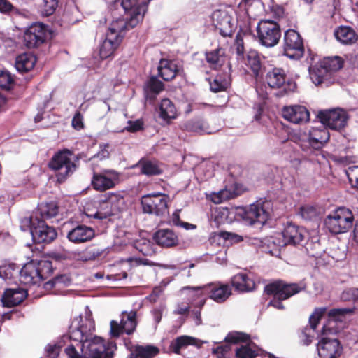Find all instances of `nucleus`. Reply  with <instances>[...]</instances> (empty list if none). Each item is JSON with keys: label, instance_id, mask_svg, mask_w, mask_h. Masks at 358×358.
<instances>
[{"label": "nucleus", "instance_id": "obj_1", "mask_svg": "<svg viewBox=\"0 0 358 358\" xmlns=\"http://www.w3.org/2000/svg\"><path fill=\"white\" fill-rule=\"evenodd\" d=\"M350 308L331 309L328 313L329 320L322 328V338L317 343V349L320 358H338L342 352L343 347L340 341L335 338L328 336L336 334L339 331L338 322H341L343 316L350 313Z\"/></svg>", "mask_w": 358, "mask_h": 358}, {"label": "nucleus", "instance_id": "obj_2", "mask_svg": "<svg viewBox=\"0 0 358 358\" xmlns=\"http://www.w3.org/2000/svg\"><path fill=\"white\" fill-rule=\"evenodd\" d=\"M270 203L257 201L247 207H238L235 209L221 208L215 216L218 223L231 222L234 218H240L248 224L256 222L264 224L270 217Z\"/></svg>", "mask_w": 358, "mask_h": 358}, {"label": "nucleus", "instance_id": "obj_3", "mask_svg": "<svg viewBox=\"0 0 358 358\" xmlns=\"http://www.w3.org/2000/svg\"><path fill=\"white\" fill-rule=\"evenodd\" d=\"M124 10L127 15V20L119 18L113 20L106 34L104 40L100 45L99 55L101 59H106L110 57L122 42L125 30L137 25L133 26L131 23V19L133 13H134V11L137 12L138 9L132 6V8L127 10Z\"/></svg>", "mask_w": 358, "mask_h": 358}, {"label": "nucleus", "instance_id": "obj_4", "mask_svg": "<svg viewBox=\"0 0 358 358\" xmlns=\"http://www.w3.org/2000/svg\"><path fill=\"white\" fill-rule=\"evenodd\" d=\"M305 288L306 285L303 283L300 285L296 283L287 284L283 281H275L270 283L265 287L266 293L273 296V299L269 302L268 305L277 309L282 310L285 308L281 302L282 300L287 299Z\"/></svg>", "mask_w": 358, "mask_h": 358}, {"label": "nucleus", "instance_id": "obj_5", "mask_svg": "<svg viewBox=\"0 0 358 358\" xmlns=\"http://www.w3.org/2000/svg\"><path fill=\"white\" fill-rule=\"evenodd\" d=\"M71 156L72 152L65 149L57 152L49 162V167L55 171L59 182H63L76 169V165L71 160Z\"/></svg>", "mask_w": 358, "mask_h": 358}, {"label": "nucleus", "instance_id": "obj_6", "mask_svg": "<svg viewBox=\"0 0 358 358\" xmlns=\"http://www.w3.org/2000/svg\"><path fill=\"white\" fill-rule=\"evenodd\" d=\"M353 220L352 211L345 207H341L327 217L325 225L331 233L338 234L348 231L352 227Z\"/></svg>", "mask_w": 358, "mask_h": 358}, {"label": "nucleus", "instance_id": "obj_7", "mask_svg": "<svg viewBox=\"0 0 358 358\" xmlns=\"http://www.w3.org/2000/svg\"><path fill=\"white\" fill-rule=\"evenodd\" d=\"M82 343V352L85 358H112L113 343L106 346L102 338L99 336L85 338Z\"/></svg>", "mask_w": 358, "mask_h": 358}, {"label": "nucleus", "instance_id": "obj_8", "mask_svg": "<svg viewBox=\"0 0 358 358\" xmlns=\"http://www.w3.org/2000/svg\"><path fill=\"white\" fill-rule=\"evenodd\" d=\"M94 322L92 317L90 311H86L83 317H76L70 327L69 336H64V339H72L74 341H83L85 338H89L94 331Z\"/></svg>", "mask_w": 358, "mask_h": 358}, {"label": "nucleus", "instance_id": "obj_9", "mask_svg": "<svg viewBox=\"0 0 358 358\" xmlns=\"http://www.w3.org/2000/svg\"><path fill=\"white\" fill-rule=\"evenodd\" d=\"M257 33L259 43L266 48L276 45L281 38L280 27L273 20H261L257 27Z\"/></svg>", "mask_w": 358, "mask_h": 358}, {"label": "nucleus", "instance_id": "obj_10", "mask_svg": "<svg viewBox=\"0 0 358 358\" xmlns=\"http://www.w3.org/2000/svg\"><path fill=\"white\" fill-rule=\"evenodd\" d=\"M343 66V60L340 57H328L324 59L320 67L313 69L310 73V78L317 85L329 79L331 73Z\"/></svg>", "mask_w": 358, "mask_h": 358}, {"label": "nucleus", "instance_id": "obj_11", "mask_svg": "<svg viewBox=\"0 0 358 358\" xmlns=\"http://www.w3.org/2000/svg\"><path fill=\"white\" fill-rule=\"evenodd\" d=\"M187 289H192L196 292L195 296H199L203 293L207 294L209 298L217 303L225 301L231 294V290L229 285L221 282H215L206 285L202 287H185Z\"/></svg>", "mask_w": 358, "mask_h": 358}, {"label": "nucleus", "instance_id": "obj_12", "mask_svg": "<svg viewBox=\"0 0 358 358\" xmlns=\"http://www.w3.org/2000/svg\"><path fill=\"white\" fill-rule=\"evenodd\" d=\"M283 50L285 55L292 59H299L303 55L304 47L300 34L294 29L285 33Z\"/></svg>", "mask_w": 358, "mask_h": 358}, {"label": "nucleus", "instance_id": "obj_13", "mask_svg": "<svg viewBox=\"0 0 358 358\" xmlns=\"http://www.w3.org/2000/svg\"><path fill=\"white\" fill-rule=\"evenodd\" d=\"M49 34L47 26L40 22L34 23L24 33V44L28 48L38 47L45 42Z\"/></svg>", "mask_w": 358, "mask_h": 358}, {"label": "nucleus", "instance_id": "obj_14", "mask_svg": "<svg viewBox=\"0 0 358 358\" xmlns=\"http://www.w3.org/2000/svg\"><path fill=\"white\" fill-rule=\"evenodd\" d=\"M169 201L168 195L157 193L143 196L141 204L145 213L160 215L166 213Z\"/></svg>", "mask_w": 358, "mask_h": 358}, {"label": "nucleus", "instance_id": "obj_15", "mask_svg": "<svg viewBox=\"0 0 358 358\" xmlns=\"http://www.w3.org/2000/svg\"><path fill=\"white\" fill-rule=\"evenodd\" d=\"M232 8L229 10H216L212 14L213 22L223 36H229L232 34L236 22L233 19L234 13Z\"/></svg>", "mask_w": 358, "mask_h": 358}, {"label": "nucleus", "instance_id": "obj_16", "mask_svg": "<svg viewBox=\"0 0 358 358\" xmlns=\"http://www.w3.org/2000/svg\"><path fill=\"white\" fill-rule=\"evenodd\" d=\"M317 117L324 126L334 130L344 128L348 119L347 113L342 109L320 111Z\"/></svg>", "mask_w": 358, "mask_h": 358}, {"label": "nucleus", "instance_id": "obj_17", "mask_svg": "<svg viewBox=\"0 0 358 358\" xmlns=\"http://www.w3.org/2000/svg\"><path fill=\"white\" fill-rule=\"evenodd\" d=\"M136 324V313L135 311L122 312L120 322L115 320L110 322V334L111 336L116 338L124 333L131 334L134 331Z\"/></svg>", "mask_w": 358, "mask_h": 358}, {"label": "nucleus", "instance_id": "obj_18", "mask_svg": "<svg viewBox=\"0 0 358 358\" xmlns=\"http://www.w3.org/2000/svg\"><path fill=\"white\" fill-rule=\"evenodd\" d=\"M276 241L279 246L289 245H301L305 240L306 231L292 223H288L281 234H278Z\"/></svg>", "mask_w": 358, "mask_h": 358}, {"label": "nucleus", "instance_id": "obj_19", "mask_svg": "<svg viewBox=\"0 0 358 358\" xmlns=\"http://www.w3.org/2000/svg\"><path fill=\"white\" fill-rule=\"evenodd\" d=\"M120 174L111 169L94 173L92 185L96 190L103 192L113 188L119 182Z\"/></svg>", "mask_w": 358, "mask_h": 358}, {"label": "nucleus", "instance_id": "obj_20", "mask_svg": "<svg viewBox=\"0 0 358 358\" xmlns=\"http://www.w3.org/2000/svg\"><path fill=\"white\" fill-rule=\"evenodd\" d=\"M266 81L270 87L275 89L284 87L287 83L284 88L286 92L293 91L296 87L294 83L289 81L287 83L286 74L284 70L280 68H274L268 71L266 76Z\"/></svg>", "mask_w": 358, "mask_h": 358}, {"label": "nucleus", "instance_id": "obj_21", "mask_svg": "<svg viewBox=\"0 0 358 358\" xmlns=\"http://www.w3.org/2000/svg\"><path fill=\"white\" fill-rule=\"evenodd\" d=\"M282 114L286 120L294 124H304L310 120L309 111L301 105L285 106L282 110Z\"/></svg>", "mask_w": 358, "mask_h": 358}, {"label": "nucleus", "instance_id": "obj_22", "mask_svg": "<svg viewBox=\"0 0 358 358\" xmlns=\"http://www.w3.org/2000/svg\"><path fill=\"white\" fill-rule=\"evenodd\" d=\"M33 240L37 243H49L57 236L55 228L45 224L42 220H38L36 226L31 231Z\"/></svg>", "mask_w": 358, "mask_h": 358}, {"label": "nucleus", "instance_id": "obj_23", "mask_svg": "<svg viewBox=\"0 0 358 358\" xmlns=\"http://www.w3.org/2000/svg\"><path fill=\"white\" fill-rule=\"evenodd\" d=\"M43 278V272L41 271L34 262L26 264L20 272V281L27 285H35Z\"/></svg>", "mask_w": 358, "mask_h": 358}, {"label": "nucleus", "instance_id": "obj_24", "mask_svg": "<svg viewBox=\"0 0 358 358\" xmlns=\"http://www.w3.org/2000/svg\"><path fill=\"white\" fill-rule=\"evenodd\" d=\"M329 138V134L322 124L319 127H312L308 132L307 141L314 150L321 149Z\"/></svg>", "mask_w": 358, "mask_h": 358}, {"label": "nucleus", "instance_id": "obj_25", "mask_svg": "<svg viewBox=\"0 0 358 358\" xmlns=\"http://www.w3.org/2000/svg\"><path fill=\"white\" fill-rule=\"evenodd\" d=\"M94 236L92 228L85 225H78L67 234L68 239L75 243H81L91 240Z\"/></svg>", "mask_w": 358, "mask_h": 358}, {"label": "nucleus", "instance_id": "obj_26", "mask_svg": "<svg viewBox=\"0 0 358 358\" xmlns=\"http://www.w3.org/2000/svg\"><path fill=\"white\" fill-rule=\"evenodd\" d=\"M153 238L157 245L164 248L173 247L178 243L177 234L173 230L169 229L157 231Z\"/></svg>", "mask_w": 358, "mask_h": 358}, {"label": "nucleus", "instance_id": "obj_27", "mask_svg": "<svg viewBox=\"0 0 358 358\" xmlns=\"http://www.w3.org/2000/svg\"><path fill=\"white\" fill-rule=\"evenodd\" d=\"M27 295V292L23 288H10L5 291L1 301L4 306L13 307L20 304Z\"/></svg>", "mask_w": 358, "mask_h": 358}, {"label": "nucleus", "instance_id": "obj_28", "mask_svg": "<svg viewBox=\"0 0 358 358\" xmlns=\"http://www.w3.org/2000/svg\"><path fill=\"white\" fill-rule=\"evenodd\" d=\"M247 338V336L242 333L235 332L229 334L226 337L227 343L214 349L213 353L216 354L219 358L225 357L227 353L231 350L233 344H236L239 341H246Z\"/></svg>", "mask_w": 358, "mask_h": 358}, {"label": "nucleus", "instance_id": "obj_29", "mask_svg": "<svg viewBox=\"0 0 358 358\" xmlns=\"http://www.w3.org/2000/svg\"><path fill=\"white\" fill-rule=\"evenodd\" d=\"M85 213L89 217L99 220L106 219L110 216L115 215L106 198L104 200L99 201V206L96 207V210L95 211L90 210L89 208H86Z\"/></svg>", "mask_w": 358, "mask_h": 358}, {"label": "nucleus", "instance_id": "obj_30", "mask_svg": "<svg viewBox=\"0 0 358 358\" xmlns=\"http://www.w3.org/2000/svg\"><path fill=\"white\" fill-rule=\"evenodd\" d=\"M158 75L164 80H171L175 78L178 68L176 64L171 60L162 59L157 66Z\"/></svg>", "mask_w": 358, "mask_h": 358}, {"label": "nucleus", "instance_id": "obj_31", "mask_svg": "<svg viewBox=\"0 0 358 358\" xmlns=\"http://www.w3.org/2000/svg\"><path fill=\"white\" fill-rule=\"evenodd\" d=\"M334 36L338 41L346 45L355 43L358 39V36L354 29L347 26H341L337 28L334 31Z\"/></svg>", "mask_w": 358, "mask_h": 358}, {"label": "nucleus", "instance_id": "obj_32", "mask_svg": "<svg viewBox=\"0 0 358 358\" xmlns=\"http://www.w3.org/2000/svg\"><path fill=\"white\" fill-rule=\"evenodd\" d=\"M206 59L209 66L213 69H218L222 66L227 60L225 50L218 48L206 53Z\"/></svg>", "mask_w": 358, "mask_h": 358}, {"label": "nucleus", "instance_id": "obj_33", "mask_svg": "<svg viewBox=\"0 0 358 358\" xmlns=\"http://www.w3.org/2000/svg\"><path fill=\"white\" fill-rule=\"evenodd\" d=\"M36 62V57L31 53L19 55L15 59V68L20 72H27L31 70Z\"/></svg>", "mask_w": 358, "mask_h": 358}, {"label": "nucleus", "instance_id": "obj_34", "mask_svg": "<svg viewBox=\"0 0 358 358\" xmlns=\"http://www.w3.org/2000/svg\"><path fill=\"white\" fill-rule=\"evenodd\" d=\"M232 286L238 292H250L255 288V282L246 274L239 273L231 279Z\"/></svg>", "mask_w": 358, "mask_h": 358}, {"label": "nucleus", "instance_id": "obj_35", "mask_svg": "<svg viewBox=\"0 0 358 358\" xmlns=\"http://www.w3.org/2000/svg\"><path fill=\"white\" fill-rule=\"evenodd\" d=\"M159 117L164 121H169L176 117L177 110L171 100L164 99L159 107Z\"/></svg>", "mask_w": 358, "mask_h": 358}, {"label": "nucleus", "instance_id": "obj_36", "mask_svg": "<svg viewBox=\"0 0 358 358\" xmlns=\"http://www.w3.org/2000/svg\"><path fill=\"white\" fill-rule=\"evenodd\" d=\"M183 127L187 131L201 134H213L215 132V130L209 128L208 124L206 122L199 119L187 121L184 124Z\"/></svg>", "mask_w": 358, "mask_h": 358}, {"label": "nucleus", "instance_id": "obj_37", "mask_svg": "<svg viewBox=\"0 0 358 358\" xmlns=\"http://www.w3.org/2000/svg\"><path fill=\"white\" fill-rule=\"evenodd\" d=\"M58 6V0H37L36 7L43 16L52 15Z\"/></svg>", "mask_w": 358, "mask_h": 358}, {"label": "nucleus", "instance_id": "obj_38", "mask_svg": "<svg viewBox=\"0 0 358 358\" xmlns=\"http://www.w3.org/2000/svg\"><path fill=\"white\" fill-rule=\"evenodd\" d=\"M136 166L141 169L143 174L147 176L159 175L162 171L156 162L150 160L142 159L136 164Z\"/></svg>", "mask_w": 358, "mask_h": 358}, {"label": "nucleus", "instance_id": "obj_39", "mask_svg": "<svg viewBox=\"0 0 358 358\" xmlns=\"http://www.w3.org/2000/svg\"><path fill=\"white\" fill-rule=\"evenodd\" d=\"M159 353V349L152 345H137L135 348L134 353L131 356L135 357L131 358H152Z\"/></svg>", "mask_w": 358, "mask_h": 358}, {"label": "nucleus", "instance_id": "obj_40", "mask_svg": "<svg viewBox=\"0 0 358 358\" xmlns=\"http://www.w3.org/2000/svg\"><path fill=\"white\" fill-rule=\"evenodd\" d=\"M111 206L115 215L124 210L125 207L124 199L119 194L110 193L106 197Z\"/></svg>", "mask_w": 358, "mask_h": 358}, {"label": "nucleus", "instance_id": "obj_41", "mask_svg": "<svg viewBox=\"0 0 358 358\" xmlns=\"http://www.w3.org/2000/svg\"><path fill=\"white\" fill-rule=\"evenodd\" d=\"M248 1L249 0H242L238 5L240 11L236 12V23L239 25L241 29H248L249 26L250 18L247 10L245 8V5Z\"/></svg>", "mask_w": 358, "mask_h": 358}, {"label": "nucleus", "instance_id": "obj_42", "mask_svg": "<svg viewBox=\"0 0 358 358\" xmlns=\"http://www.w3.org/2000/svg\"><path fill=\"white\" fill-rule=\"evenodd\" d=\"M230 78L227 75H218L210 83V90L215 92L225 90L230 85Z\"/></svg>", "mask_w": 358, "mask_h": 358}, {"label": "nucleus", "instance_id": "obj_43", "mask_svg": "<svg viewBox=\"0 0 358 358\" xmlns=\"http://www.w3.org/2000/svg\"><path fill=\"white\" fill-rule=\"evenodd\" d=\"M195 339L188 336H181L173 340L171 343V349L175 353H179L180 349L188 345L194 344Z\"/></svg>", "mask_w": 358, "mask_h": 358}, {"label": "nucleus", "instance_id": "obj_44", "mask_svg": "<svg viewBox=\"0 0 358 358\" xmlns=\"http://www.w3.org/2000/svg\"><path fill=\"white\" fill-rule=\"evenodd\" d=\"M134 248L145 256H150L155 253L153 245L147 238H140L134 242Z\"/></svg>", "mask_w": 358, "mask_h": 358}, {"label": "nucleus", "instance_id": "obj_45", "mask_svg": "<svg viewBox=\"0 0 358 358\" xmlns=\"http://www.w3.org/2000/svg\"><path fill=\"white\" fill-rule=\"evenodd\" d=\"M38 210L43 217L51 218L57 215L58 206L55 202L41 203Z\"/></svg>", "mask_w": 358, "mask_h": 358}, {"label": "nucleus", "instance_id": "obj_46", "mask_svg": "<svg viewBox=\"0 0 358 358\" xmlns=\"http://www.w3.org/2000/svg\"><path fill=\"white\" fill-rule=\"evenodd\" d=\"M238 358H255L257 355L256 348L251 345H242L235 349Z\"/></svg>", "mask_w": 358, "mask_h": 358}, {"label": "nucleus", "instance_id": "obj_47", "mask_svg": "<svg viewBox=\"0 0 358 358\" xmlns=\"http://www.w3.org/2000/svg\"><path fill=\"white\" fill-rule=\"evenodd\" d=\"M18 273V268L14 264H5L0 266V278L10 280Z\"/></svg>", "mask_w": 358, "mask_h": 358}, {"label": "nucleus", "instance_id": "obj_48", "mask_svg": "<svg viewBox=\"0 0 358 358\" xmlns=\"http://www.w3.org/2000/svg\"><path fill=\"white\" fill-rule=\"evenodd\" d=\"M247 65L250 67L255 75H257L261 68L259 57L256 51H250L247 55Z\"/></svg>", "mask_w": 358, "mask_h": 358}, {"label": "nucleus", "instance_id": "obj_49", "mask_svg": "<svg viewBox=\"0 0 358 358\" xmlns=\"http://www.w3.org/2000/svg\"><path fill=\"white\" fill-rule=\"evenodd\" d=\"M38 220H40L38 217V213H36L34 215H31V217H24L20 222V229L22 231L29 229L31 232L34 227L37 225Z\"/></svg>", "mask_w": 358, "mask_h": 358}, {"label": "nucleus", "instance_id": "obj_50", "mask_svg": "<svg viewBox=\"0 0 358 358\" xmlns=\"http://www.w3.org/2000/svg\"><path fill=\"white\" fill-rule=\"evenodd\" d=\"M163 89V83L155 77L150 78L146 83V90L155 95L159 94Z\"/></svg>", "mask_w": 358, "mask_h": 358}, {"label": "nucleus", "instance_id": "obj_51", "mask_svg": "<svg viewBox=\"0 0 358 358\" xmlns=\"http://www.w3.org/2000/svg\"><path fill=\"white\" fill-rule=\"evenodd\" d=\"M315 329L310 327L304 328L299 334L300 342L305 345H310L314 338Z\"/></svg>", "mask_w": 358, "mask_h": 358}, {"label": "nucleus", "instance_id": "obj_52", "mask_svg": "<svg viewBox=\"0 0 358 358\" xmlns=\"http://www.w3.org/2000/svg\"><path fill=\"white\" fill-rule=\"evenodd\" d=\"M76 344L71 343L65 348V353L68 358H85L83 355H80L77 351L76 348L81 350L82 345L80 341H75Z\"/></svg>", "mask_w": 358, "mask_h": 358}, {"label": "nucleus", "instance_id": "obj_53", "mask_svg": "<svg viewBox=\"0 0 358 358\" xmlns=\"http://www.w3.org/2000/svg\"><path fill=\"white\" fill-rule=\"evenodd\" d=\"M345 172L352 186L358 189V166H349Z\"/></svg>", "mask_w": 358, "mask_h": 358}, {"label": "nucleus", "instance_id": "obj_54", "mask_svg": "<svg viewBox=\"0 0 358 358\" xmlns=\"http://www.w3.org/2000/svg\"><path fill=\"white\" fill-rule=\"evenodd\" d=\"M13 84V78L11 74L5 71H0V87L8 90Z\"/></svg>", "mask_w": 358, "mask_h": 358}, {"label": "nucleus", "instance_id": "obj_55", "mask_svg": "<svg viewBox=\"0 0 358 358\" xmlns=\"http://www.w3.org/2000/svg\"><path fill=\"white\" fill-rule=\"evenodd\" d=\"M325 312L326 308L315 309L314 313L310 315L309 318L310 325V328H312L313 329L315 330L319 322L320 321L321 318L322 317Z\"/></svg>", "mask_w": 358, "mask_h": 358}, {"label": "nucleus", "instance_id": "obj_56", "mask_svg": "<svg viewBox=\"0 0 358 358\" xmlns=\"http://www.w3.org/2000/svg\"><path fill=\"white\" fill-rule=\"evenodd\" d=\"M299 213L305 220H311L317 216L315 208L309 205L301 206Z\"/></svg>", "mask_w": 358, "mask_h": 358}, {"label": "nucleus", "instance_id": "obj_57", "mask_svg": "<svg viewBox=\"0 0 358 358\" xmlns=\"http://www.w3.org/2000/svg\"><path fill=\"white\" fill-rule=\"evenodd\" d=\"M210 200L215 203H221L229 199V192L226 189L213 192L210 195Z\"/></svg>", "mask_w": 358, "mask_h": 358}, {"label": "nucleus", "instance_id": "obj_58", "mask_svg": "<svg viewBox=\"0 0 358 358\" xmlns=\"http://www.w3.org/2000/svg\"><path fill=\"white\" fill-rule=\"evenodd\" d=\"M358 293V289L357 288H349L344 290L341 295V298L343 301H355V297Z\"/></svg>", "mask_w": 358, "mask_h": 358}, {"label": "nucleus", "instance_id": "obj_59", "mask_svg": "<svg viewBox=\"0 0 358 358\" xmlns=\"http://www.w3.org/2000/svg\"><path fill=\"white\" fill-rule=\"evenodd\" d=\"M143 127V122L140 120H137L134 122L128 121L127 126L122 129H120V131H124L127 130L130 132H135L139 131Z\"/></svg>", "mask_w": 358, "mask_h": 358}, {"label": "nucleus", "instance_id": "obj_60", "mask_svg": "<svg viewBox=\"0 0 358 358\" xmlns=\"http://www.w3.org/2000/svg\"><path fill=\"white\" fill-rule=\"evenodd\" d=\"M217 236L224 240L231 241L234 243H238L243 240L241 236L231 232L222 231Z\"/></svg>", "mask_w": 358, "mask_h": 358}, {"label": "nucleus", "instance_id": "obj_61", "mask_svg": "<svg viewBox=\"0 0 358 358\" xmlns=\"http://www.w3.org/2000/svg\"><path fill=\"white\" fill-rule=\"evenodd\" d=\"M100 150L96 155H94L93 157H97L99 159H104L109 157L110 155V145L109 144H101Z\"/></svg>", "mask_w": 358, "mask_h": 358}, {"label": "nucleus", "instance_id": "obj_62", "mask_svg": "<svg viewBox=\"0 0 358 358\" xmlns=\"http://www.w3.org/2000/svg\"><path fill=\"white\" fill-rule=\"evenodd\" d=\"M179 213H180V211L177 210L172 214V217H171L172 223L176 226H182L187 229H190V227L192 226L191 224L180 222Z\"/></svg>", "mask_w": 358, "mask_h": 358}, {"label": "nucleus", "instance_id": "obj_63", "mask_svg": "<svg viewBox=\"0 0 358 358\" xmlns=\"http://www.w3.org/2000/svg\"><path fill=\"white\" fill-rule=\"evenodd\" d=\"M60 347V345L56 344H48L45 348L48 355L52 358H55L58 355Z\"/></svg>", "mask_w": 358, "mask_h": 358}, {"label": "nucleus", "instance_id": "obj_64", "mask_svg": "<svg viewBox=\"0 0 358 358\" xmlns=\"http://www.w3.org/2000/svg\"><path fill=\"white\" fill-rule=\"evenodd\" d=\"M82 120L81 115L79 113H76L72 120V126L77 129H81L83 127Z\"/></svg>", "mask_w": 358, "mask_h": 358}]
</instances>
